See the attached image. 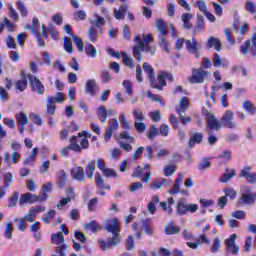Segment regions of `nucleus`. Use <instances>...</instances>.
<instances>
[{"label": "nucleus", "instance_id": "obj_18", "mask_svg": "<svg viewBox=\"0 0 256 256\" xmlns=\"http://www.w3.org/2000/svg\"><path fill=\"white\" fill-rule=\"evenodd\" d=\"M255 199H256L255 193H245V194H242L238 203H240V204L245 203L246 205H251V204L255 203Z\"/></svg>", "mask_w": 256, "mask_h": 256}, {"label": "nucleus", "instance_id": "obj_22", "mask_svg": "<svg viewBox=\"0 0 256 256\" xmlns=\"http://www.w3.org/2000/svg\"><path fill=\"white\" fill-rule=\"evenodd\" d=\"M16 121L18 123V126H25L29 124V116L23 111L16 114Z\"/></svg>", "mask_w": 256, "mask_h": 256}, {"label": "nucleus", "instance_id": "obj_33", "mask_svg": "<svg viewBox=\"0 0 256 256\" xmlns=\"http://www.w3.org/2000/svg\"><path fill=\"white\" fill-rule=\"evenodd\" d=\"M102 173L108 179H119V174L113 168H106Z\"/></svg>", "mask_w": 256, "mask_h": 256}, {"label": "nucleus", "instance_id": "obj_40", "mask_svg": "<svg viewBox=\"0 0 256 256\" xmlns=\"http://www.w3.org/2000/svg\"><path fill=\"white\" fill-rule=\"evenodd\" d=\"M86 55L95 59L97 57V48L93 44H86L85 47Z\"/></svg>", "mask_w": 256, "mask_h": 256}, {"label": "nucleus", "instance_id": "obj_37", "mask_svg": "<svg viewBox=\"0 0 256 256\" xmlns=\"http://www.w3.org/2000/svg\"><path fill=\"white\" fill-rule=\"evenodd\" d=\"M179 226H175L173 223H169L165 226L166 235H175L179 233Z\"/></svg>", "mask_w": 256, "mask_h": 256}, {"label": "nucleus", "instance_id": "obj_8", "mask_svg": "<svg viewBox=\"0 0 256 256\" xmlns=\"http://www.w3.org/2000/svg\"><path fill=\"white\" fill-rule=\"evenodd\" d=\"M207 77V71L199 68V69H193L192 75L188 77L189 83H192L193 85L197 83H203L205 81V78Z\"/></svg>", "mask_w": 256, "mask_h": 256}, {"label": "nucleus", "instance_id": "obj_16", "mask_svg": "<svg viewBox=\"0 0 256 256\" xmlns=\"http://www.w3.org/2000/svg\"><path fill=\"white\" fill-rule=\"evenodd\" d=\"M187 109H189V98L182 97L179 101L178 106L176 107V112L178 113V115H181L185 113Z\"/></svg>", "mask_w": 256, "mask_h": 256}, {"label": "nucleus", "instance_id": "obj_15", "mask_svg": "<svg viewBox=\"0 0 256 256\" xmlns=\"http://www.w3.org/2000/svg\"><path fill=\"white\" fill-rule=\"evenodd\" d=\"M68 179L69 176L67 175V172H65V170H60L57 172L56 184L58 185V187H60V189H63V187L67 185Z\"/></svg>", "mask_w": 256, "mask_h": 256}, {"label": "nucleus", "instance_id": "obj_64", "mask_svg": "<svg viewBox=\"0 0 256 256\" xmlns=\"http://www.w3.org/2000/svg\"><path fill=\"white\" fill-rule=\"evenodd\" d=\"M231 215L234 219H240L241 220V219H244L247 214L243 210H238V211L232 212Z\"/></svg>", "mask_w": 256, "mask_h": 256}, {"label": "nucleus", "instance_id": "obj_52", "mask_svg": "<svg viewBox=\"0 0 256 256\" xmlns=\"http://www.w3.org/2000/svg\"><path fill=\"white\" fill-rule=\"evenodd\" d=\"M224 35L228 43H230V45H235V37L233 36V33L229 28L224 29Z\"/></svg>", "mask_w": 256, "mask_h": 256}, {"label": "nucleus", "instance_id": "obj_9", "mask_svg": "<svg viewBox=\"0 0 256 256\" xmlns=\"http://www.w3.org/2000/svg\"><path fill=\"white\" fill-rule=\"evenodd\" d=\"M28 79L32 87V91H35L38 95H43L45 93V86L39 78L32 74H28Z\"/></svg>", "mask_w": 256, "mask_h": 256}, {"label": "nucleus", "instance_id": "obj_49", "mask_svg": "<svg viewBox=\"0 0 256 256\" xmlns=\"http://www.w3.org/2000/svg\"><path fill=\"white\" fill-rule=\"evenodd\" d=\"M221 249V238L216 237L213 240V244L210 248L211 253H217V251H220Z\"/></svg>", "mask_w": 256, "mask_h": 256}, {"label": "nucleus", "instance_id": "obj_20", "mask_svg": "<svg viewBox=\"0 0 256 256\" xmlns=\"http://www.w3.org/2000/svg\"><path fill=\"white\" fill-rule=\"evenodd\" d=\"M73 179H76V181H80V183H83L85 181V170L83 167L79 166L76 169L72 171Z\"/></svg>", "mask_w": 256, "mask_h": 256}, {"label": "nucleus", "instance_id": "obj_27", "mask_svg": "<svg viewBox=\"0 0 256 256\" xmlns=\"http://www.w3.org/2000/svg\"><path fill=\"white\" fill-rule=\"evenodd\" d=\"M46 103L47 113H49V115H55V111H57V109L55 107V102L53 101V96H48L46 98Z\"/></svg>", "mask_w": 256, "mask_h": 256}, {"label": "nucleus", "instance_id": "obj_45", "mask_svg": "<svg viewBox=\"0 0 256 256\" xmlns=\"http://www.w3.org/2000/svg\"><path fill=\"white\" fill-rule=\"evenodd\" d=\"M122 57H123L122 63H124L126 67L133 69V58H131L130 55L127 54V52H122Z\"/></svg>", "mask_w": 256, "mask_h": 256}, {"label": "nucleus", "instance_id": "obj_7", "mask_svg": "<svg viewBox=\"0 0 256 256\" xmlns=\"http://www.w3.org/2000/svg\"><path fill=\"white\" fill-rule=\"evenodd\" d=\"M235 241H237V234H232L225 240L226 251L231 253V255H239V251H241V247Z\"/></svg>", "mask_w": 256, "mask_h": 256}, {"label": "nucleus", "instance_id": "obj_51", "mask_svg": "<svg viewBox=\"0 0 256 256\" xmlns=\"http://www.w3.org/2000/svg\"><path fill=\"white\" fill-rule=\"evenodd\" d=\"M177 171V166L175 165H167L164 167V175L166 177H171V175H174Z\"/></svg>", "mask_w": 256, "mask_h": 256}, {"label": "nucleus", "instance_id": "obj_23", "mask_svg": "<svg viewBox=\"0 0 256 256\" xmlns=\"http://www.w3.org/2000/svg\"><path fill=\"white\" fill-rule=\"evenodd\" d=\"M203 141V133H194L189 140L188 147L192 149L195 147V143H201Z\"/></svg>", "mask_w": 256, "mask_h": 256}, {"label": "nucleus", "instance_id": "obj_63", "mask_svg": "<svg viewBox=\"0 0 256 256\" xmlns=\"http://www.w3.org/2000/svg\"><path fill=\"white\" fill-rule=\"evenodd\" d=\"M101 79H102V83H109L112 79L111 73H109V71L107 70L102 71Z\"/></svg>", "mask_w": 256, "mask_h": 256}, {"label": "nucleus", "instance_id": "obj_14", "mask_svg": "<svg viewBox=\"0 0 256 256\" xmlns=\"http://www.w3.org/2000/svg\"><path fill=\"white\" fill-rule=\"evenodd\" d=\"M120 227L121 224L119 221L117 219H112L105 223L104 229L108 231V233H112V235H118Z\"/></svg>", "mask_w": 256, "mask_h": 256}, {"label": "nucleus", "instance_id": "obj_53", "mask_svg": "<svg viewBox=\"0 0 256 256\" xmlns=\"http://www.w3.org/2000/svg\"><path fill=\"white\" fill-rule=\"evenodd\" d=\"M57 212H55V210H50L48 211L46 216L42 217V220L44 221V223L49 224L51 223V221H53V219H55V215Z\"/></svg>", "mask_w": 256, "mask_h": 256}, {"label": "nucleus", "instance_id": "obj_25", "mask_svg": "<svg viewBox=\"0 0 256 256\" xmlns=\"http://www.w3.org/2000/svg\"><path fill=\"white\" fill-rule=\"evenodd\" d=\"M96 85H97V83L95 82V79L87 80L86 84H85V91H86V93H88L91 96L95 95V87H96Z\"/></svg>", "mask_w": 256, "mask_h": 256}, {"label": "nucleus", "instance_id": "obj_41", "mask_svg": "<svg viewBox=\"0 0 256 256\" xmlns=\"http://www.w3.org/2000/svg\"><path fill=\"white\" fill-rule=\"evenodd\" d=\"M19 203V192H13L8 199V207H15Z\"/></svg>", "mask_w": 256, "mask_h": 256}, {"label": "nucleus", "instance_id": "obj_21", "mask_svg": "<svg viewBox=\"0 0 256 256\" xmlns=\"http://www.w3.org/2000/svg\"><path fill=\"white\" fill-rule=\"evenodd\" d=\"M208 47L209 49H213L214 47L216 51H221V49H223V46L221 45V40L213 36H210L208 39Z\"/></svg>", "mask_w": 256, "mask_h": 256}, {"label": "nucleus", "instance_id": "obj_24", "mask_svg": "<svg viewBox=\"0 0 256 256\" xmlns=\"http://www.w3.org/2000/svg\"><path fill=\"white\" fill-rule=\"evenodd\" d=\"M237 173L235 170H226V172L220 177V183H229L233 177H236Z\"/></svg>", "mask_w": 256, "mask_h": 256}, {"label": "nucleus", "instance_id": "obj_55", "mask_svg": "<svg viewBox=\"0 0 256 256\" xmlns=\"http://www.w3.org/2000/svg\"><path fill=\"white\" fill-rule=\"evenodd\" d=\"M4 235L10 240L13 239V225L11 223L6 224Z\"/></svg>", "mask_w": 256, "mask_h": 256}, {"label": "nucleus", "instance_id": "obj_54", "mask_svg": "<svg viewBox=\"0 0 256 256\" xmlns=\"http://www.w3.org/2000/svg\"><path fill=\"white\" fill-rule=\"evenodd\" d=\"M4 27H6V31L10 33H13L15 29H17V26L7 18H4Z\"/></svg>", "mask_w": 256, "mask_h": 256}, {"label": "nucleus", "instance_id": "obj_57", "mask_svg": "<svg viewBox=\"0 0 256 256\" xmlns=\"http://www.w3.org/2000/svg\"><path fill=\"white\" fill-rule=\"evenodd\" d=\"M224 193L226 198L235 199L237 197V190L233 188H225Z\"/></svg>", "mask_w": 256, "mask_h": 256}, {"label": "nucleus", "instance_id": "obj_1", "mask_svg": "<svg viewBox=\"0 0 256 256\" xmlns=\"http://www.w3.org/2000/svg\"><path fill=\"white\" fill-rule=\"evenodd\" d=\"M136 45L133 47V55L136 59V61H143V51L147 53L148 55H156L157 54V48L152 45H146L143 43V39L139 36H136L134 39Z\"/></svg>", "mask_w": 256, "mask_h": 256}, {"label": "nucleus", "instance_id": "obj_35", "mask_svg": "<svg viewBox=\"0 0 256 256\" xmlns=\"http://www.w3.org/2000/svg\"><path fill=\"white\" fill-rule=\"evenodd\" d=\"M51 241L54 245H63V243H65V236H63V233L58 232L52 235Z\"/></svg>", "mask_w": 256, "mask_h": 256}, {"label": "nucleus", "instance_id": "obj_29", "mask_svg": "<svg viewBox=\"0 0 256 256\" xmlns=\"http://www.w3.org/2000/svg\"><path fill=\"white\" fill-rule=\"evenodd\" d=\"M72 37V41L75 43L78 51L80 53H83V51H85V44H83V39H81L78 36H75L74 34H71Z\"/></svg>", "mask_w": 256, "mask_h": 256}, {"label": "nucleus", "instance_id": "obj_19", "mask_svg": "<svg viewBox=\"0 0 256 256\" xmlns=\"http://www.w3.org/2000/svg\"><path fill=\"white\" fill-rule=\"evenodd\" d=\"M192 18H193V14H191V13L182 14L181 20H182L183 29H192L193 28V24H191Z\"/></svg>", "mask_w": 256, "mask_h": 256}, {"label": "nucleus", "instance_id": "obj_3", "mask_svg": "<svg viewBox=\"0 0 256 256\" xmlns=\"http://www.w3.org/2000/svg\"><path fill=\"white\" fill-rule=\"evenodd\" d=\"M70 148L75 153H81L83 149H89V140L82 138L81 133H79L78 136H73L70 139Z\"/></svg>", "mask_w": 256, "mask_h": 256}, {"label": "nucleus", "instance_id": "obj_12", "mask_svg": "<svg viewBox=\"0 0 256 256\" xmlns=\"http://www.w3.org/2000/svg\"><path fill=\"white\" fill-rule=\"evenodd\" d=\"M185 45L189 53L195 55L197 59L201 57V53L199 52V44L197 43V40H195V38H192V40H186Z\"/></svg>", "mask_w": 256, "mask_h": 256}, {"label": "nucleus", "instance_id": "obj_4", "mask_svg": "<svg viewBox=\"0 0 256 256\" xmlns=\"http://www.w3.org/2000/svg\"><path fill=\"white\" fill-rule=\"evenodd\" d=\"M43 201H47V194L42 193L37 196L28 192L25 194H21L19 199V205L23 207V205H26V203H30V205H33V203H43Z\"/></svg>", "mask_w": 256, "mask_h": 256}, {"label": "nucleus", "instance_id": "obj_44", "mask_svg": "<svg viewBox=\"0 0 256 256\" xmlns=\"http://www.w3.org/2000/svg\"><path fill=\"white\" fill-rule=\"evenodd\" d=\"M15 87L20 92H23L24 90H26L27 89V78L24 76L22 79L16 81Z\"/></svg>", "mask_w": 256, "mask_h": 256}, {"label": "nucleus", "instance_id": "obj_46", "mask_svg": "<svg viewBox=\"0 0 256 256\" xmlns=\"http://www.w3.org/2000/svg\"><path fill=\"white\" fill-rule=\"evenodd\" d=\"M157 135H159V128L155 125H152L147 133V137L150 139V141H153Z\"/></svg>", "mask_w": 256, "mask_h": 256}, {"label": "nucleus", "instance_id": "obj_5", "mask_svg": "<svg viewBox=\"0 0 256 256\" xmlns=\"http://www.w3.org/2000/svg\"><path fill=\"white\" fill-rule=\"evenodd\" d=\"M240 52L242 55H248L250 53L252 57H256V32H254L250 40H246L240 46Z\"/></svg>", "mask_w": 256, "mask_h": 256}, {"label": "nucleus", "instance_id": "obj_34", "mask_svg": "<svg viewBox=\"0 0 256 256\" xmlns=\"http://www.w3.org/2000/svg\"><path fill=\"white\" fill-rule=\"evenodd\" d=\"M159 46L161 47V49H163V51H166V53H169L170 51V44L169 41L167 40V38L165 37V35L159 36Z\"/></svg>", "mask_w": 256, "mask_h": 256}, {"label": "nucleus", "instance_id": "obj_39", "mask_svg": "<svg viewBox=\"0 0 256 256\" xmlns=\"http://www.w3.org/2000/svg\"><path fill=\"white\" fill-rule=\"evenodd\" d=\"M212 63H213V66L216 68L223 67V66L227 67V65H229V64H223V58H221V56L218 53L214 54L212 58Z\"/></svg>", "mask_w": 256, "mask_h": 256}, {"label": "nucleus", "instance_id": "obj_26", "mask_svg": "<svg viewBox=\"0 0 256 256\" xmlns=\"http://www.w3.org/2000/svg\"><path fill=\"white\" fill-rule=\"evenodd\" d=\"M127 13V5L123 4L119 7L114 9V17L115 19H125V14Z\"/></svg>", "mask_w": 256, "mask_h": 256}, {"label": "nucleus", "instance_id": "obj_11", "mask_svg": "<svg viewBox=\"0 0 256 256\" xmlns=\"http://www.w3.org/2000/svg\"><path fill=\"white\" fill-rule=\"evenodd\" d=\"M119 129V121L117 119H111L108 121V127L106 129V133L104 134L105 141H109L111 139V135L115 133Z\"/></svg>", "mask_w": 256, "mask_h": 256}, {"label": "nucleus", "instance_id": "obj_36", "mask_svg": "<svg viewBox=\"0 0 256 256\" xmlns=\"http://www.w3.org/2000/svg\"><path fill=\"white\" fill-rule=\"evenodd\" d=\"M187 213V203L180 200L176 206V214L177 215H185Z\"/></svg>", "mask_w": 256, "mask_h": 256}, {"label": "nucleus", "instance_id": "obj_48", "mask_svg": "<svg viewBox=\"0 0 256 256\" xmlns=\"http://www.w3.org/2000/svg\"><path fill=\"white\" fill-rule=\"evenodd\" d=\"M114 236L112 238L108 239L109 247H117L119 243H121V236L119 234H113Z\"/></svg>", "mask_w": 256, "mask_h": 256}, {"label": "nucleus", "instance_id": "obj_62", "mask_svg": "<svg viewBox=\"0 0 256 256\" xmlns=\"http://www.w3.org/2000/svg\"><path fill=\"white\" fill-rule=\"evenodd\" d=\"M134 126L138 133H145V129H147V125L143 122H134Z\"/></svg>", "mask_w": 256, "mask_h": 256}, {"label": "nucleus", "instance_id": "obj_60", "mask_svg": "<svg viewBox=\"0 0 256 256\" xmlns=\"http://www.w3.org/2000/svg\"><path fill=\"white\" fill-rule=\"evenodd\" d=\"M6 45L8 49H17V43L15 42V38L12 36H7Z\"/></svg>", "mask_w": 256, "mask_h": 256}, {"label": "nucleus", "instance_id": "obj_47", "mask_svg": "<svg viewBox=\"0 0 256 256\" xmlns=\"http://www.w3.org/2000/svg\"><path fill=\"white\" fill-rule=\"evenodd\" d=\"M64 49L67 53H73V42H71V37H64Z\"/></svg>", "mask_w": 256, "mask_h": 256}, {"label": "nucleus", "instance_id": "obj_42", "mask_svg": "<svg viewBox=\"0 0 256 256\" xmlns=\"http://www.w3.org/2000/svg\"><path fill=\"white\" fill-rule=\"evenodd\" d=\"M94 17L96 20L90 22L91 27H103V25H105V18L97 14H95Z\"/></svg>", "mask_w": 256, "mask_h": 256}, {"label": "nucleus", "instance_id": "obj_58", "mask_svg": "<svg viewBox=\"0 0 256 256\" xmlns=\"http://www.w3.org/2000/svg\"><path fill=\"white\" fill-rule=\"evenodd\" d=\"M88 36L90 41H92L93 43L97 41V30L93 26H90V28L88 29Z\"/></svg>", "mask_w": 256, "mask_h": 256}, {"label": "nucleus", "instance_id": "obj_31", "mask_svg": "<svg viewBox=\"0 0 256 256\" xmlns=\"http://www.w3.org/2000/svg\"><path fill=\"white\" fill-rule=\"evenodd\" d=\"M86 175L89 179H93V175H95V160H90L86 165Z\"/></svg>", "mask_w": 256, "mask_h": 256}, {"label": "nucleus", "instance_id": "obj_38", "mask_svg": "<svg viewBox=\"0 0 256 256\" xmlns=\"http://www.w3.org/2000/svg\"><path fill=\"white\" fill-rule=\"evenodd\" d=\"M244 9H245V11H247V13H250V15H255V13H256L255 2H253L251 0H247L244 5Z\"/></svg>", "mask_w": 256, "mask_h": 256}, {"label": "nucleus", "instance_id": "obj_17", "mask_svg": "<svg viewBox=\"0 0 256 256\" xmlns=\"http://www.w3.org/2000/svg\"><path fill=\"white\" fill-rule=\"evenodd\" d=\"M156 30L159 32V36L167 35L169 30L167 29V24L161 18L156 20Z\"/></svg>", "mask_w": 256, "mask_h": 256}, {"label": "nucleus", "instance_id": "obj_43", "mask_svg": "<svg viewBox=\"0 0 256 256\" xmlns=\"http://www.w3.org/2000/svg\"><path fill=\"white\" fill-rule=\"evenodd\" d=\"M13 174L11 172L4 173V189H9L13 183Z\"/></svg>", "mask_w": 256, "mask_h": 256}, {"label": "nucleus", "instance_id": "obj_13", "mask_svg": "<svg viewBox=\"0 0 256 256\" xmlns=\"http://www.w3.org/2000/svg\"><path fill=\"white\" fill-rule=\"evenodd\" d=\"M143 69L146 75H148L151 87H153L154 89H160L161 87L155 84V70L153 69V67H151L149 63L145 62L143 64Z\"/></svg>", "mask_w": 256, "mask_h": 256}, {"label": "nucleus", "instance_id": "obj_32", "mask_svg": "<svg viewBox=\"0 0 256 256\" xmlns=\"http://www.w3.org/2000/svg\"><path fill=\"white\" fill-rule=\"evenodd\" d=\"M84 229H86L87 231H92V233H97V231H101V227L96 221H90L88 224H85Z\"/></svg>", "mask_w": 256, "mask_h": 256}, {"label": "nucleus", "instance_id": "obj_30", "mask_svg": "<svg viewBox=\"0 0 256 256\" xmlns=\"http://www.w3.org/2000/svg\"><path fill=\"white\" fill-rule=\"evenodd\" d=\"M97 116H98V119L102 121V123H105V121H107V118L109 117V113H107V109H105L104 105L98 108Z\"/></svg>", "mask_w": 256, "mask_h": 256}, {"label": "nucleus", "instance_id": "obj_10", "mask_svg": "<svg viewBox=\"0 0 256 256\" xmlns=\"http://www.w3.org/2000/svg\"><path fill=\"white\" fill-rule=\"evenodd\" d=\"M41 211H45V207L32 206L24 216V220H26L28 223H33V221L37 219V214L41 213Z\"/></svg>", "mask_w": 256, "mask_h": 256}, {"label": "nucleus", "instance_id": "obj_61", "mask_svg": "<svg viewBox=\"0 0 256 256\" xmlns=\"http://www.w3.org/2000/svg\"><path fill=\"white\" fill-rule=\"evenodd\" d=\"M29 117L31 121L35 123V125H43V119H41L39 115L35 113H30Z\"/></svg>", "mask_w": 256, "mask_h": 256}, {"label": "nucleus", "instance_id": "obj_56", "mask_svg": "<svg viewBox=\"0 0 256 256\" xmlns=\"http://www.w3.org/2000/svg\"><path fill=\"white\" fill-rule=\"evenodd\" d=\"M127 95H132L133 93V84L130 80H124L122 83Z\"/></svg>", "mask_w": 256, "mask_h": 256}, {"label": "nucleus", "instance_id": "obj_2", "mask_svg": "<svg viewBox=\"0 0 256 256\" xmlns=\"http://www.w3.org/2000/svg\"><path fill=\"white\" fill-rule=\"evenodd\" d=\"M205 117H206V127H207L206 131L208 135H211L213 131H221V129H223V123L220 122L219 119H217L215 115H213V113L206 111Z\"/></svg>", "mask_w": 256, "mask_h": 256}, {"label": "nucleus", "instance_id": "obj_6", "mask_svg": "<svg viewBox=\"0 0 256 256\" xmlns=\"http://www.w3.org/2000/svg\"><path fill=\"white\" fill-rule=\"evenodd\" d=\"M221 123L226 129H236L235 113L232 110H226L221 117Z\"/></svg>", "mask_w": 256, "mask_h": 256}, {"label": "nucleus", "instance_id": "obj_50", "mask_svg": "<svg viewBox=\"0 0 256 256\" xmlns=\"http://www.w3.org/2000/svg\"><path fill=\"white\" fill-rule=\"evenodd\" d=\"M157 79H158L159 84H156V82H155V84L157 85V87H160V88H156V89L161 90V89H163V87H165V85H167V82L165 81V79H166L165 78V72H160L158 74Z\"/></svg>", "mask_w": 256, "mask_h": 256}, {"label": "nucleus", "instance_id": "obj_59", "mask_svg": "<svg viewBox=\"0 0 256 256\" xmlns=\"http://www.w3.org/2000/svg\"><path fill=\"white\" fill-rule=\"evenodd\" d=\"M141 189H143V183L141 182H134L129 187L130 193H135V191H141Z\"/></svg>", "mask_w": 256, "mask_h": 256}, {"label": "nucleus", "instance_id": "obj_28", "mask_svg": "<svg viewBox=\"0 0 256 256\" xmlns=\"http://www.w3.org/2000/svg\"><path fill=\"white\" fill-rule=\"evenodd\" d=\"M242 107L249 113L250 115H255L256 113V107L251 103L249 100H245L242 102Z\"/></svg>", "mask_w": 256, "mask_h": 256}]
</instances>
